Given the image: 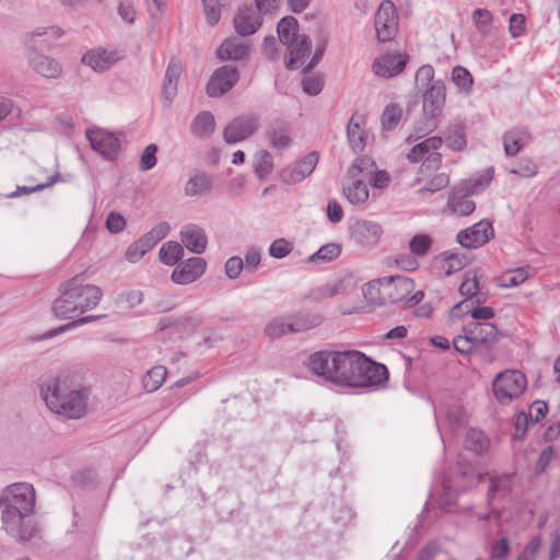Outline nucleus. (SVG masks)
Returning a JSON list of instances; mask_svg holds the SVG:
<instances>
[{
  "label": "nucleus",
  "mask_w": 560,
  "mask_h": 560,
  "mask_svg": "<svg viewBox=\"0 0 560 560\" xmlns=\"http://www.w3.org/2000/svg\"><path fill=\"white\" fill-rule=\"evenodd\" d=\"M305 365L327 382L352 388L377 387L389 377L385 364L375 362L359 350L315 351Z\"/></svg>",
  "instance_id": "1"
},
{
  "label": "nucleus",
  "mask_w": 560,
  "mask_h": 560,
  "mask_svg": "<svg viewBox=\"0 0 560 560\" xmlns=\"http://www.w3.org/2000/svg\"><path fill=\"white\" fill-rule=\"evenodd\" d=\"M35 506V490L31 483L16 482L8 486L0 495L2 526L20 540H30L34 528L25 525Z\"/></svg>",
  "instance_id": "2"
},
{
  "label": "nucleus",
  "mask_w": 560,
  "mask_h": 560,
  "mask_svg": "<svg viewBox=\"0 0 560 560\" xmlns=\"http://www.w3.org/2000/svg\"><path fill=\"white\" fill-rule=\"evenodd\" d=\"M40 395L50 411L68 418H80L86 408V395L75 388L66 374L45 381L40 386Z\"/></svg>",
  "instance_id": "3"
},
{
  "label": "nucleus",
  "mask_w": 560,
  "mask_h": 560,
  "mask_svg": "<svg viewBox=\"0 0 560 560\" xmlns=\"http://www.w3.org/2000/svg\"><path fill=\"white\" fill-rule=\"evenodd\" d=\"M102 296L101 288L85 283L77 276L61 285L60 294L54 301L51 311L60 319L73 318L96 307Z\"/></svg>",
  "instance_id": "4"
},
{
  "label": "nucleus",
  "mask_w": 560,
  "mask_h": 560,
  "mask_svg": "<svg viewBox=\"0 0 560 560\" xmlns=\"http://www.w3.org/2000/svg\"><path fill=\"white\" fill-rule=\"evenodd\" d=\"M60 36V28L55 26L48 28H38L27 35V62L34 72L48 80L60 78L62 74V66L59 61L49 56L37 54V50H43L49 47L50 39H56Z\"/></svg>",
  "instance_id": "5"
},
{
  "label": "nucleus",
  "mask_w": 560,
  "mask_h": 560,
  "mask_svg": "<svg viewBox=\"0 0 560 560\" xmlns=\"http://www.w3.org/2000/svg\"><path fill=\"white\" fill-rule=\"evenodd\" d=\"M279 40L288 49L284 65L288 69L298 68V63L311 52L312 42L305 34H299V22L292 16L282 18L277 25Z\"/></svg>",
  "instance_id": "6"
},
{
  "label": "nucleus",
  "mask_w": 560,
  "mask_h": 560,
  "mask_svg": "<svg viewBox=\"0 0 560 560\" xmlns=\"http://www.w3.org/2000/svg\"><path fill=\"white\" fill-rule=\"evenodd\" d=\"M445 105V85L443 81H434L423 93V119L415 127V133L409 136L408 142L416 141L432 131L439 125L438 117Z\"/></svg>",
  "instance_id": "7"
},
{
  "label": "nucleus",
  "mask_w": 560,
  "mask_h": 560,
  "mask_svg": "<svg viewBox=\"0 0 560 560\" xmlns=\"http://www.w3.org/2000/svg\"><path fill=\"white\" fill-rule=\"evenodd\" d=\"M494 168L490 166L455 186L448 195V210H475L476 203L469 199L470 196L485 190L492 182Z\"/></svg>",
  "instance_id": "8"
},
{
  "label": "nucleus",
  "mask_w": 560,
  "mask_h": 560,
  "mask_svg": "<svg viewBox=\"0 0 560 560\" xmlns=\"http://www.w3.org/2000/svg\"><path fill=\"white\" fill-rule=\"evenodd\" d=\"M526 386V376L518 370H505L499 373L492 383L494 396L502 405L518 398Z\"/></svg>",
  "instance_id": "9"
},
{
  "label": "nucleus",
  "mask_w": 560,
  "mask_h": 560,
  "mask_svg": "<svg viewBox=\"0 0 560 560\" xmlns=\"http://www.w3.org/2000/svg\"><path fill=\"white\" fill-rule=\"evenodd\" d=\"M374 25L378 42L386 43L395 37L398 28V16L396 8L390 0L381 2L375 13Z\"/></svg>",
  "instance_id": "10"
},
{
  "label": "nucleus",
  "mask_w": 560,
  "mask_h": 560,
  "mask_svg": "<svg viewBox=\"0 0 560 560\" xmlns=\"http://www.w3.org/2000/svg\"><path fill=\"white\" fill-rule=\"evenodd\" d=\"M494 237L492 222L480 220L471 226L460 230L456 235L457 243L464 248H479Z\"/></svg>",
  "instance_id": "11"
},
{
  "label": "nucleus",
  "mask_w": 560,
  "mask_h": 560,
  "mask_svg": "<svg viewBox=\"0 0 560 560\" xmlns=\"http://www.w3.org/2000/svg\"><path fill=\"white\" fill-rule=\"evenodd\" d=\"M240 72L235 66L224 65L210 77L206 92L210 97H220L238 82Z\"/></svg>",
  "instance_id": "12"
},
{
  "label": "nucleus",
  "mask_w": 560,
  "mask_h": 560,
  "mask_svg": "<svg viewBox=\"0 0 560 560\" xmlns=\"http://www.w3.org/2000/svg\"><path fill=\"white\" fill-rule=\"evenodd\" d=\"M259 127V119L256 115H243L234 118L223 131V139L226 143H236L254 135Z\"/></svg>",
  "instance_id": "13"
},
{
  "label": "nucleus",
  "mask_w": 560,
  "mask_h": 560,
  "mask_svg": "<svg viewBox=\"0 0 560 560\" xmlns=\"http://www.w3.org/2000/svg\"><path fill=\"white\" fill-rule=\"evenodd\" d=\"M207 269V261L201 257H190L178 262L171 275L174 283L186 285L198 280Z\"/></svg>",
  "instance_id": "14"
},
{
  "label": "nucleus",
  "mask_w": 560,
  "mask_h": 560,
  "mask_svg": "<svg viewBox=\"0 0 560 560\" xmlns=\"http://www.w3.org/2000/svg\"><path fill=\"white\" fill-rule=\"evenodd\" d=\"M86 136L93 150L108 160L117 158L120 150V139L115 133L96 129L89 131Z\"/></svg>",
  "instance_id": "15"
},
{
  "label": "nucleus",
  "mask_w": 560,
  "mask_h": 560,
  "mask_svg": "<svg viewBox=\"0 0 560 560\" xmlns=\"http://www.w3.org/2000/svg\"><path fill=\"white\" fill-rule=\"evenodd\" d=\"M443 140L439 136L427 138L422 142L418 143L421 149V155L423 158L420 173L424 171H438L442 164V154L438 150L442 147Z\"/></svg>",
  "instance_id": "16"
},
{
  "label": "nucleus",
  "mask_w": 560,
  "mask_h": 560,
  "mask_svg": "<svg viewBox=\"0 0 560 560\" xmlns=\"http://www.w3.org/2000/svg\"><path fill=\"white\" fill-rule=\"evenodd\" d=\"M318 162L317 152H311L302 160L298 161L294 167L284 168L280 173L281 179L285 184H295L303 180L312 174Z\"/></svg>",
  "instance_id": "17"
},
{
  "label": "nucleus",
  "mask_w": 560,
  "mask_h": 560,
  "mask_svg": "<svg viewBox=\"0 0 560 560\" xmlns=\"http://www.w3.org/2000/svg\"><path fill=\"white\" fill-rule=\"evenodd\" d=\"M182 70L180 61L172 58L167 65L161 91L162 102L165 106H168L177 94V85Z\"/></svg>",
  "instance_id": "18"
},
{
  "label": "nucleus",
  "mask_w": 560,
  "mask_h": 560,
  "mask_svg": "<svg viewBox=\"0 0 560 560\" xmlns=\"http://www.w3.org/2000/svg\"><path fill=\"white\" fill-rule=\"evenodd\" d=\"M415 282L412 279L405 276H389L387 277V304H396L402 302L406 304L407 298L412 293Z\"/></svg>",
  "instance_id": "19"
},
{
  "label": "nucleus",
  "mask_w": 560,
  "mask_h": 560,
  "mask_svg": "<svg viewBox=\"0 0 560 560\" xmlns=\"http://www.w3.org/2000/svg\"><path fill=\"white\" fill-rule=\"evenodd\" d=\"M408 57L405 55H386L376 59L373 71L382 78H392L404 71Z\"/></svg>",
  "instance_id": "20"
},
{
  "label": "nucleus",
  "mask_w": 560,
  "mask_h": 560,
  "mask_svg": "<svg viewBox=\"0 0 560 560\" xmlns=\"http://www.w3.org/2000/svg\"><path fill=\"white\" fill-rule=\"evenodd\" d=\"M262 24L260 13L253 8H244L234 18L235 31L243 36L254 34Z\"/></svg>",
  "instance_id": "21"
},
{
  "label": "nucleus",
  "mask_w": 560,
  "mask_h": 560,
  "mask_svg": "<svg viewBox=\"0 0 560 560\" xmlns=\"http://www.w3.org/2000/svg\"><path fill=\"white\" fill-rule=\"evenodd\" d=\"M290 122L280 118L273 119L266 135L270 141V144L276 150H284L292 144V139L289 135Z\"/></svg>",
  "instance_id": "22"
},
{
  "label": "nucleus",
  "mask_w": 560,
  "mask_h": 560,
  "mask_svg": "<svg viewBox=\"0 0 560 560\" xmlns=\"http://www.w3.org/2000/svg\"><path fill=\"white\" fill-rule=\"evenodd\" d=\"M382 232V228L378 223L368 220H358L351 226L352 237L363 245L376 243Z\"/></svg>",
  "instance_id": "23"
},
{
  "label": "nucleus",
  "mask_w": 560,
  "mask_h": 560,
  "mask_svg": "<svg viewBox=\"0 0 560 560\" xmlns=\"http://www.w3.org/2000/svg\"><path fill=\"white\" fill-rule=\"evenodd\" d=\"M182 243L188 250L201 254L207 247V236L202 229L194 224L185 225L180 231Z\"/></svg>",
  "instance_id": "24"
},
{
  "label": "nucleus",
  "mask_w": 560,
  "mask_h": 560,
  "mask_svg": "<svg viewBox=\"0 0 560 560\" xmlns=\"http://www.w3.org/2000/svg\"><path fill=\"white\" fill-rule=\"evenodd\" d=\"M158 327L160 331H168L171 336L177 338L189 335L194 328L189 318L174 315L160 318Z\"/></svg>",
  "instance_id": "25"
},
{
  "label": "nucleus",
  "mask_w": 560,
  "mask_h": 560,
  "mask_svg": "<svg viewBox=\"0 0 560 560\" xmlns=\"http://www.w3.org/2000/svg\"><path fill=\"white\" fill-rule=\"evenodd\" d=\"M288 319L294 328V334H301L318 327L324 317L318 313L303 310L289 314Z\"/></svg>",
  "instance_id": "26"
},
{
  "label": "nucleus",
  "mask_w": 560,
  "mask_h": 560,
  "mask_svg": "<svg viewBox=\"0 0 560 560\" xmlns=\"http://www.w3.org/2000/svg\"><path fill=\"white\" fill-rule=\"evenodd\" d=\"M364 299L374 305L387 304V277L372 280L362 288Z\"/></svg>",
  "instance_id": "27"
},
{
  "label": "nucleus",
  "mask_w": 560,
  "mask_h": 560,
  "mask_svg": "<svg viewBox=\"0 0 560 560\" xmlns=\"http://www.w3.org/2000/svg\"><path fill=\"white\" fill-rule=\"evenodd\" d=\"M343 194L351 205L357 206L363 203L369 198V189L365 179L348 176L343 185Z\"/></svg>",
  "instance_id": "28"
},
{
  "label": "nucleus",
  "mask_w": 560,
  "mask_h": 560,
  "mask_svg": "<svg viewBox=\"0 0 560 560\" xmlns=\"http://www.w3.org/2000/svg\"><path fill=\"white\" fill-rule=\"evenodd\" d=\"M249 55V47L235 38H226L218 49V56L222 60H242Z\"/></svg>",
  "instance_id": "29"
},
{
  "label": "nucleus",
  "mask_w": 560,
  "mask_h": 560,
  "mask_svg": "<svg viewBox=\"0 0 560 560\" xmlns=\"http://www.w3.org/2000/svg\"><path fill=\"white\" fill-rule=\"evenodd\" d=\"M215 130L214 116L208 112H200L191 121L190 131L198 138H209Z\"/></svg>",
  "instance_id": "30"
},
{
  "label": "nucleus",
  "mask_w": 560,
  "mask_h": 560,
  "mask_svg": "<svg viewBox=\"0 0 560 560\" xmlns=\"http://www.w3.org/2000/svg\"><path fill=\"white\" fill-rule=\"evenodd\" d=\"M347 138L353 153L363 152L366 144V136L359 121H355V115L351 117L347 125Z\"/></svg>",
  "instance_id": "31"
},
{
  "label": "nucleus",
  "mask_w": 560,
  "mask_h": 560,
  "mask_svg": "<svg viewBox=\"0 0 560 560\" xmlns=\"http://www.w3.org/2000/svg\"><path fill=\"white\" fill-rule=\"evenodd\" d=\"M474 329L469 330V334L476 338L477 345L479 343H493L499 341L500 331L498 327L492 323H472Z\"/></svg>",
  "instance_id": "32"
},
{
  "label": "nucleus",
  "mask_w": 560,
  "mask_h": 560,
  "mask_svg": "<svg viewBox=\"0 0 560 560\" xmlns=\"http://www.w3.org/2000/svg\"><path fill=\"white\" fill-rule=\"evenodd\" d=\"M212 188V178L205 172H199L188 179L185 185L187 196H201L208 194Z\"/></svg>",
  "instance_id": "33"
},
{
  "label": "nucleus",
  "mask_w": 560,
  "mask_h": 560,
  "mask_svg": "<svg viewBox=\"0 0 560 560\" xmlns=\"http://www.w3.org/2000/svg\"><path fill=\"white\" fill-rule=\"evenodd\" d=\"M81 61L93 70L102 72L113 63V58L106 50L92 49L83 55Z\"/></svg>",
  "instance_id": "34"
},
{
  "label": "nucleus",
  "mask_w": 560,
  "mask_h": 560,
  "mask_svg": "<svg viewBox=\"0 0 560 560\" xmlns=\"http://www.w3.org/2000/svg\"><path fill=\"white\" fill-rule=\"evenodd\" d=\"M264 332L270 340L280 339L287 335H295L294 328L288 319V315L279 316L270 320L265 326Z\"/></svg>",
  "instance_id": "35"
},
{
  "label": "nucleus",
  "mask_w": 560,
  "mask_h": 560,
  "mask_svg": "<svg viewBox=\"0 0 560 560\" xmlns=\"http://www.w3.org/2000/svg\"><path fill=\"white\" fill-rule=\"evenodd\" d=\"M445 141L453 151H463L467 145L466 126L463 122H455L445 131Z\"/></svg>",
  "instance_id": "36"
},
{
  "label": "nucleus",
  "mask_w": 560,
  "mask_h": 560,
  "mask_svg": "<svg viewBox=\"0 0 560 560\" xmlns=\"http://www.w3.org/2000/svg\"><path fill=\"white\" fill-rule=\"evenodd\" d=\"M439 257L446 264V276H451L452 273L462 270L470 261V258L467 254L453 250H445L441 253Z\"/></svg>",
  "instance_id": "37"
},
{
  "label": "nucleus",
  "mask_w": 560,
  "mask_h": 560,
  "mask_svg": "<svg viewBox=\"0 0 560 560\" xmlns=\"http://www.w3.org/2000/svg\"><path fill=\"white\" fill-rule=\"evenodd\" d=\"M184 256L183 246L174 241L164 243L159 250V259L166 266H175Z\"/></svg>",
  "instance_id": "38"
},
{
  "label": "nucleus",
  "mask_w": 560,
  "mask_h": 560,
  "mask_svg": "<svg viewBox=\"0 0 560 560\" xmlns=\"http://www.w3.org/2000/svg\"><path fill=\"white\" fill-rule=\"evenodd\" d=\"M465 448L474 452L476 455H482L489 448V440L481 431L470 429L466 433Z\"/></svg>",
  "instance_id": "39"
},
{
  "label": "nucleus",
  "mask_w": 560,
  "mask_h": 560,
  "mask_svg": "<svg viewBox=\"0 0 560 560\" xmlns=\"http://www.w3.org/2000/svg\"><path fill=\"white\" fill-rule=\"evenodd\" d=\"M106 315L105 314H101V315H89V316H84V317H80L78 319H74L72 322H69L65 325H61L59 327H56L54 329H50L48 331H46L45 334H43L40 336V340H44V339H50V338H54L62 332H66V331H69L71 329H74L79 326H82V325H85V324H89V323H92V322H95V320H98L101 318H104Z\"/></svg>",
  "instance_id": "40"
},
{
  "label": "nucleus",
  "mask_w": 560,
  "mask_h": 560,
  "mask_svg": "<svg viewBox=\"0 0 560 560\" xmlns=\"http://www.w3.org/2000/svg\"><path fill=\"white\" fill-rule=\"evenodd\" d=\"M402 117V108L396 104L390 103L385 106L381 115V125L383 130L390 131L395 129Z\"/></svg>",
  "instance_id": "41"
},
{
  "label": "nucleus",
  "mask_w": 560,
  "mask_h": 560,
  "mask_svg": "<svg viewBox=\"0 0 560 560\" xmlns=\"http://www.w3.org/2000/svg\"><path fill=\"white\" fill-rule=\"evenodd\" d=\"M167 375L166 368L158 365L149 370L142 377V384L148 393H153L160 388Z\"/></svg>",
  "instance_id": "42"
},
{
  "label": "nucleus",
  "mask_w": 560,
  "mask_h": 560,
  "mask_svg": "<svg viewBox=\"0 0 560 560\" xmlns=\"http://www.w3.org/2000/svg\"><path fill=\"white\" fill-rule=\"evenodd\" d=\"M434 171H424L421 173L424 177H427L425 184L418 189V192L429 191L435 192L443 188H445L450 183V177L446 173H438L433 174Z\"/></svg>",
  "instance_id": "43"
},
{
  "label": "nucleus",
  "mask_w": 560,
  "mask_h": 560,
  "mask_svg": "<svg viewBox=\"0 0 560 560\" xmlns=\"http://www.w3.org/2000/svg\"><path fill=\"white\" fill-rule=\"evenodd\" d=\"M479 282L475 272L468 271L459 285V293L466 298V300L477 296L476 302L480 304L485 302V299H480L479 294Z\"/></svg>",
  "instance_id": "44"
},
{
  "label": "nucleus",
  "mask_w": 560,
  "mask_h": 560,
  "mask_svg": "<svg viewBox=\"0 0 560 560\" xmlns=\"http://www.w3.org/2000/svg\"><path fill=\"white\" fill-rule=\"evenodd\" d=\"M375 171V163L369 156H359L348 170V176L366 178Z\"/></svg>",
  "instance_id": "45"
},
{
  "label": "nucleus",
  "mask_w": 560,
  "mask_h": 560,
  "mask_svg": "<svg viewBox=\"0 0 560 560\" xmlns=\"http://www.w3.org/2000/svg\"><path fill=\"white\" fill-rule=\"evenodd\" d=\"M341 247L337 243H328L308 257L310 262H329L339 257Z\"/></svg>",
  "instance_id": "46"
},
{
  "label": "nucleus",
  "mask_w": 560,
  "mask_h": 560,
  "mask_svg": "<svg viewBox=\"0 0 560 560\" xmlns=\"http://www.w3.org/2000/svg\"><path fill=\"white\" fill-rule=\"evenodd\" d=\"M529 276L528 267H518L502 273L500 285L502 288H514L527 280Z\"/></svg>",
  "instance_id": "47"
},
{
  "label": "nucleus",
  "mask_w": 560,
  "mask_h": 560,
  "mask_svg": "<svg viewBox=\"0 0 560 560\" xmlns=\"http://www.w3.org/2000/svg\"><path fill=\"white\" fill-rule=\"evenodd\" d=\"M433 240L429 234L418 233L409 241V250L418 257H424L430 252Z\"/></svg>",
  "instance_id": "48"
},
{
  "label": "nucleus",
  "mask_w": 560,
  "mask_h": 560,
  "mask_svg": "<svg viewBox=\"0 0 560 560\" xmlns=\"http://www.w3.org/2000/svg\"><path fill=\"white\" fill-rule=\"evenodd\" d=\"M272 156L266 151H258L254 156V171L259 178L266 177L272 171Z\"/></svg>",
  "instance_id": "49"
},
{
  "label": "nucleus",
  "mask_w": 560,
  "mask_h": 560,
  "mask_svg": "<svg viewBox=\"0 0 560 560\" xmlns=\"http://www.w3.org/2000/svg\"><path fill=\"white\" fill-rule=\"evenodd\" d=\"M452 80L460 91L465 93H469L471 91L474 79L466 68L462 66L454 67L452 71Z\"/></svg>",
  "instance_id": "50"
},
{
  "label": "nucleus",
  "mask_w": 560,
  "mask_h": 560,
  "mask_svg": "<svg viewBox=\"0 0 560 560\" xmlns=\"http://www.w3.org/2000/svg\"><path fill=\"white\" fill-rule=\"evenodd\" d=\"M143 301V292L141 290H127L120 292L115 303L121 308H133Z\"/></svg>",
  "instance_id": "51"
},
{
  "label": "nucleus",
  "mask_w": 560,
  "mask_h": 560,
  "mask_svg": "<svg viewBox=\"0 0 560 560\" xmlns=\"http://www.w3.org/2000/svg\"><path fill=\"white\" fill-rule=\"evenodd\" d=\"M492 13L487 9H476L472 12L474 24L478 32L482 35L490 34L492 27Z\"/></svg>",
  "instance_id": "52"
},
{
  "label": "nucleus",
  "mask_w": 560,
  "mask_h": 560,
  "mask_svg": "<svg viewBox=\"0 0 560 560\" xmlns=\"http://www.w3.org/2000/svg\"><path fill=\"white\" fill-rule=\"evenodd\" d=\"M207 21L211 26L219 23L221 19V8L228 3V0H202Z\"/></svg>",
  "instance_id": "53"
},
{
  "label": "nucleus",
  "mask_w": 560,
  "mask_h": 560,
  "mask_svg": "<svg viewBox=\"0 0 560 560\" xmlns=\"http://www.w3.org/2000/svg\"><path fill=\"white\" fill-rule=\"evenodd\" d=\"M511 488L512 480L509 475H501L495 478H492L487 494L488 501L490 502L499 492H503V494L509 493Z\"/></svg>",
  "instance_id": "54"
},
{
  "label": "nucleus",
  "mask_w": 560,
  "mask_h": 560,
  "mask_svg": "<svg viewBox=\"0 0 560 560\" xmlns=\"http://www.w3.org/2000/svg\"><path fill=\"white\" fill-rule=\"evenodd\" d=\"M151 249V247L148 245V243L144 241V238L141 236L139 240L131 243L126 253L125 258L129 262H137L139 261L145 253H148Z\"/></svg>",
  "instance_id": "55"
},
{
  "label": "nucleus",
  "mask_w": 560,
  "mask_h": 560,
  "mask_svg": "<svg viewBox=\"0 0 560 560\" xmlns=\"http://www.w3.org/2000/svg\"><path fill=\"white\" fill-rule=\"evenodd\" d=\"M337 293V285L327 283L323 287H317L310 290V292L304 296V300H308L311 302H320L323 300L335 296Z\"/></svg>",
  "instance_id": "56"
},
{
  "label": "nucleus",
  "mask_w": 560,
  "mask_h": 560,
  "mask_svg": "<svg viewBox=\"0 0 560 560\" xmlns=\"http://www.w3.org/2000/svg\"><path fill=\"white\" fill-rule=\"evenodd\" d=\"M170 224L167 222H160L154 228H152L148 233L142 235L148 245L152 248L163 240L170 233Z\"/></svg>",
  "instance_id": "57"
},
{
  "label": "nucleus",
  "mask_w": 560,
  "mask_h": 560,
  "mask_svg": "<svg viewBox=\"0 0 560 560\" xmlns=\"http://www.w3.org/2000/svg\"><path fill=\"white\" fill-rule=\"evenodd\" d=\"M462 476L463 478L467 479V485L464 486H457L454 483V478H450L448 480L444 481V488L453 491L455 493H459L463 491H466L470 483L475 480V472L474 471H466L462 469H456L454 472V477Z\"/></svg>",
  "instance_id": "58"
},
{
  "label": "nucleus",
  "mask_w": 560,
  "mask_h": 560,
  "mask_svg": "<svg viewBox=\"0 0 560 560\" xmlns=\"http://www.w3.org/2000/svg\"><path fill=\"white\" fill-rule=\"evenodd\" d=\"M511 552V544L506 537H501L491 545L490 558L492 560H504Z\"/></svg>",
  "instance_id": "59"
},
{
  "label": "nucleus",
  "mask_w": 560,
  "mask_h": 560,
  "mask_svg": "<svg viewBox=\"0 0 560 560\" xmlns=\"http://www.w3.org/2000/svg\"><path fill=\"white\" fill-rule=\"evenodd\" d=\"M541 547V537L539 535L533 536L525 545L522 552L517 556V560H536L538 551Z\"/></svg>",
  "instance_id": "60"
},
{
  "label": "nucleus",
  "mask_w": 560,
  "mask_h": 560,
  "mask_svg": "<svg viewBox=\"0 0 560 560\" xmlns=\"http://www.w3.org/2000/svg\"><path fill=\"white\" fill-rule=\"evenodd\" d=\"M453 347L462 354H469L477 347L476 338L471 334L457 336L453 340Z\"/></svg>",
  "instance_id": "61"
},
{
  "label": "nucleus",
  "mask_w": 560,
  "mask_h": 560,
  "mask_svg": "<svg viewBox=\"0 0 560 560\" xmlns=\"http://www.w3.org/2000/svg\"><path fill=\"white\" fill-rule=\"evenodd\" d=\"M156 152H158V145L154 143H151L144 148L141 154L140 159V170L141 171H149L153 168L156 164Z\"/></svg>",
  "instance_id": "62"
},
{
  "label": "nucleus",
  "mask_w": 560,
  "mask_h": 560,
  "mask_svg": "<svg viewBox=\"0 0 560 560\" xmlns=\"http://www.w3.org/2000/svg\"><path fill=\"white\" fill-rule=\"evenodd\" d=\"M293 246L285 238H278L269 246V255L273 258L281 259L288 256Z\"/></svg>",
  "instance_id": "63"
},
{
  "label": "nucleus",
  "mask_w": 560,
  "mask_h": 560,
  "mask_svg": "<svg viewBox=\"0 0 560 560\" xmlns=\"http://www.w3.org/2000/svg\"><path fill=\"white\" fill-rule=\"evenodd\" d=\"M324 81L319 75H308L302 80L303 91L311 96L319 94L323 90Z\"/></svg>",
  "instance_id": "64"
}]
</instances>
